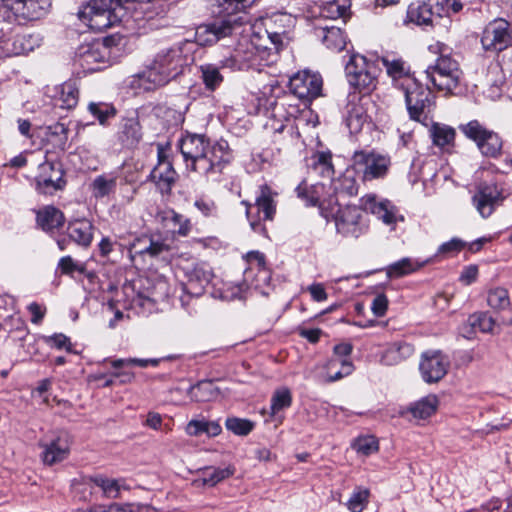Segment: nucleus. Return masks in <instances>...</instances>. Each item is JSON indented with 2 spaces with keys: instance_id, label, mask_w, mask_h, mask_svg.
<instances>
[{
  "instance_id": "ddd939ff",
  "label": "nucleus",
  "mask_w": 512,
  "mask_h": 512,
  "mask_svg": "<svg viewBox=\"0 0 512 512\" xmlns=\"http://www.w3.org/2000/svg\"><path fill=\"white\" fill-rule=\"evenodd\" d=\"M40 459L45 466H53L68 459L71 451L70 437L66 432L55 431L39 440Z\"/></svg>"
},
{
  "instance_id": "7c9ffc66",
  "label": "nucleus",
  "mask_w": 512,
  "mask_h": 512,
  "mask_svg": "<svg viewBox=\"0 0 512 512\" xmlns=\"http://www.w3.org/2000/svg\"><path fill=\"white\" fill-rule=\"evenodd\" d=\"M429 135L433 145L443 152L451 153L454 150L456 131L453 127L433 122L429 128Z\"/></svg>"
},
{
  "instance_id": "e433bc0d",
  "label": "nucleus",
  "mask_w": 512,
  "mask_h": 512,
  "mask_svg": "<svg viewBox=\"0 0 512 512\" xmlns=\"http://www.w3.org/2000/svg\"><path fill=\"white\" fill-rule=\"evenodd\" d=\"M315 33L330 50L341 51L346 46V36L339 27H319L315 29Z\"/></svg>"
},
{
  "instance_id": "680f3d73",
  "label": "nucleus",
  "mask_w": 512,
  "mask_h": 512,
  "mask_svg": "<svg viewBox=\"0 0 512 512\" xmlns=\"http://www.w3.org/2000/svg\"><path fill=\"white\" fill-rule=\"evenodd\" d=\"M161 359L159 358H150V359H141V358H127V359H117L112 362V367L115 369H119L123 366H139L142 368H146L149 365L156 367L159 365Z\"/></svg>"
},
{
  "instance_id": "c03bdc74",
  "label": "nucleus",
  "mask_w": 512,
  "mask_h": 512,
  "mask_svg": "<svg viewBox=\"0 0 512 512\" xmlns=\"http://www.w3.org/2000/svg\"><path fill=\"white\" fill-rule=\"evenodd\" d=\"M221 66L214 64H203L200 66L201 79L205 88L209 91H215L222 84L224 77L220 73Z\"/></svg>"
},
{
  "instance_id": "393cba45",
  "label": "nucleus",
  "mask_w": 512,
  "mask_h": 512,
  "mask_svg": "<svg viewBox=\"0 0 512 512\" xmlns=\"http://www.w3.org/2000/svg\"><path fill=\"white\" fill-rule=\"evenodd\" d=\"M361 203L365 211L371 212L386 225H396L404 220L399 209L387 199L378 201L376 196L368 195L361 199Z\"/></svg>"
},
{
  "instance_id": "de8ad7c7",
  "label": "nucleus",
  "mask_w": 512,
  "mask_h": 512,
  "mask_svg": "<svg viewBox=\"0 0 512 512\" xmlns=\"http://www.w3.org/2000/svg\"><path fill=\"white\" fill-rule=\"evenodd\" d=\"M89 482L101 488L104 497L116 499L120 496V484L116 479L107 478L103 475L89 477Z\"/></svg>"
},
{
  "instance_id": "2f4dec72",
  "label": "nucleus",
  "mask_w": 512,
  "mask_h": 512,
  "mask_svg": "<svg viewBox=\"0 0 512 512\" xmlns=\"http://www.w3.org/2000/svg\"><path fill=\"white\" fill-rule=\"evenodd\" d=\"M439 407V399L435 394H428L407 406L402 415L410 414L415 420H426L433 416Z\"/></svg>"
},
{
  "instance_id": "4d7b16f0",
  "label": "nucleus",
  "mask_w": 512,
  "mask_h": 512,
  "mask_svg": "<svg viewBox=\"0 0 512 512\" xmlns=\"http://www.w3.org/2000/svg\"><path fill=\"white\" fill-rule=\"evenodd\" d=\"M227 430L238 436H247L255 427V423L249 419L229 417L225 421Z\"/></svg>"
},
{
  "instance_id": "a19ab883",
  "label": "nucleus",
  "mask_w": 512,
  "mask_h": 512,
  "mask_svg": "<svg viewBox=\"0 0 512 512\" xmlns=\"http://www.w3.org/2000/svg\"><path fill=\"white\" fill-rule=\"evenodd\" d=\"M118 176L115 173H104L95 177L91 183V190L96 198H103L114 193Z\"/></svg>"
},
{
  "instance_id": "37998d69",
  "label": "nucleus",
  "mask_w": 512,
  "mask_h": 512,
  "mask_svg": "<svg viewBox=\"0 0 512 512\" xmlns=\"http://www.w3.org/2000/svg\"><path fill=\"white\" fill-rule=\"evenodd\" d=\"M68 133L69 129L65 124L55 123L48 127L47 141L55 149L64 152L68 148Z\"/></svg>"
},
{
  "instance_id": "c9c22d12",
  "label": "nucleus",
  "mask_w": 512,
  "mask_h": 512,
  "mask_svg": "<svg viewBox=\"0 0 512 512\" xmlns=\"http://www.w3.org/2000/svg\"><path fill=\"white\" fill-rule=\"evenodd\" d=\"M307 166L310 170L323 178H332L334 176V166L332 164V153L330 151H317L307 160Z\"/></svg>"
},
{
  "instance_id": "473e14b6",
  "label": "nucleus",
  "mask_w": 512,
  "mask_h": 512,
  "mask_svg": "<svg viewBox=\"0 0 512 512\" xmlns=\"http://www.w3.org/2000/svg\"><path fill=\"white\" fill-rule=\"evenodd\" d=\"M414 353L415 347L412 343L399 340L388 344L381 359L386 365H397L409 359Z\"/></svg>"
},
{
  "instance_id": "8fccbe9b",
  "label": "nucleus",
  "mask_w": 512,
  "mask_h": 512,
  "mask_svg": "<svg viewBox=\"0 0 512 512\" xmlns=\"http://www.w3.org/2000/svg\"><path fill=\"white\" fill-rule=\"evenodd\" d=\"M419 267L420 266L412 259L402 258L389 265L386 269V273L389 278H400L415 272Z\"/></svg>"
},
{
  "instance_id": "b1692460",
  "label": "nucleus",
  "mask_w": 512,
  "mask_h": 512,
  "mask_svg": "<svg viewBox=\"0 0 512 512\" xmlns=\"http://www.w3.org/2000/svg\"><path fill=\"white\" fill-rule=\"evenodd\" d=\"M178 179L173 164L160 150L158 152V163L149 174V180L155 184L162 195H169Z\"/></svg>"
},
{
  "instance_id": "e2e57ef3",
  "label": "nucleus",
  "mask_w": 512,
  "mask_h": 512,
  "mask_svg": "<svg viewBox=\"0 0 512 512\" xmlns=\"http://www.w3.org/2000/svg\"><path fill=\"white\" fill-rule=\"evenodd\" d=\"M255 1L256 0H220L219 6L222 13L231 16L251 6Z\"/></svg>"
},
{
  "instance_id": "f3484780",
  "label": "nucleus",
  "mask_w": 512,
  "mask_h": 512,
  "mask_svg": "<svg viewBox=\"0 0 512 512\" xmlns=\"http://www.w3.org/2000/svg\"><path fill=\"white\" fill-rule=\"evenodd\" d=\"M95 226L86 219H73L67 224L65 232L56 239L58 248L64 251L70 243H75L81 248L90 247L94 237Z\"/></svg>"
},
{
  "instance_id": "423d86ee",
  "label": "nucleus",
  "mask_w": 512,
  "mask_h": 512,
  "mask_svg": "<svg viewBox=\"0 0 512 512\" xmlns=\"http://www.w3.org/2000/svg\"><path fill=\"white\" fill-rule=\"evenodd\" d=\"M511 195L507 185L497 181L480 183L472 197V204L484 219L490 217L497 207Z\"/></svg>"
},
{
  "instance_id": "58836bf2",
  "label": "nucleus",
  "mask_w": 512,
  "mask_h": 512,
  "mask_svg": "<svg viewBox=\"0 0 512 512\" xmlns=\"http://www.w3.org/2000/svg\"><path fill=\"white\" fill-rule=\"evenodd\" d=\"M328 383L338 381L346 376H349L353 370L354 365L351 360H341L340 358L332 357L325 365Z\"/></svg>"
},
{
  "instance_id": "aec40b11",
  "label": "nucleus",
  "mask_w": 512,
  "mask_h": 512,
  "mask_svg": "<svg viewBox=\"0 0 512 512\" xmlns=\"http://www.w3.org/2000/svg\"><path fill=\"white\" fill-rule=\"evenodd\" d=\"M444 17L440 0L416 1L409 5L407 18L410 22L422 26H434Z\"/></svg>"
},
{
  "instance_id": "a878e982",
  "label": "nucleus",
  "mask_w": 512,
  "mask_h": 512,
  "mask_svg": "<svg viewBox=\"0 0 512 512\" xmlns=\"http://www.w3.org/2000/svg\"><path fill=\"white\" fill-rule=\"evenodd\" d=\"M116 138L121 146L126 149H134L139 145L143 138V131L137 115L120 119Z\"/></svg>"
},
{
  "instance_id": "6e6552de",
  "label": "nucleus",
  "mask_w": 512,
  "mask_h": 512,
  "mask_svg": "<svg viewBox=\"0 0 512 512\" xmlns=\"http://www.w3.org/2000/svg\"><path fill=\"white\" fill-rule=\"evenodd\" d=\"M233 152L226 140L220 139L209 143L204 158L200 162L199 174L207 179L218 181L224 169L231 163Z\"/></svg>"
},
{
  "instance_id": "4468645a",
  "label": "nucleus",
  "mask_w": 512,
  "mask_h": 512,
  "mask_svg": "<svg viewBox=\"0 0 512 512\" xmlns=\"http://www.w3.org/2000/svg\"><path fill=\"white\" fill-rule=\"evenodd\" d=\"M65 171L60 161L46 160L38 166L35 177L36 190L45 195L62 191L66 185Z\"/></svg>"
},
{
  "instance_id": "dca6fc26",
  "label": "nucleus",
  "mask_w": 512,
  "mask_h": 512,
  "mask_svg": "<svg viewBox=\"0 0 512 512\" xmlns=\"http://www.w3.org/2000/svg\"><path fill=\"white\" fill-rule=\"evenodd\" d=\"M209 143L210 139L205 134L186 132L181 136L177 146L188 169L198 173Z\"/></svg>"
},
{
  "instance_id": "49530a36",
  "label": "nucleus",
  "mask_w": 512,
  "mask_h": 512,
  "mask_svg": "<svg viewBox=\"0 0 512 512\" xmlns=\"http://www.w3.org/2000/svg\"><path fill=\"white\" fill-rule=\"evenodd\" d=\"M219 389L212 380H203L191 388V397L197 402H208L215 399Z\"/></svg>"
},
{
  "instance_id": "2eb2a0df",
  "label": "nucleus",
  "mask_w": 512,
  "mask_h": 512,
  "mask_svg": "<svg viewBox=\"0 0 512 512\" xmlns=\"http://www.w3.org/2000/svg\"><path fill=\"white\" fill-rule=\"evenodd\" d=\"M481 44L485 51L494 53H499L512 46L510 23L503 18L489 22L482 32Z\"/></svg>"
},
{
  "instance_id": "a18cd8bd",
  "label": "nucleus",
  "mask_w": 512,
  "mask_h": 512,
  "mask_svg": "<svg viewBox=\"0 0 512 512\" xmlns=\"http://www.w3.org/2000/svg\"><path fill=\"white\" fill-rule=\"evenodd\" d=\"M13 328L9 331V339L13 342H28V346L36 344V338L30 334L25 322L20 317H12Z\"/></svg>"
},
{
  "instance_id": "cd10ccee",
  "label": "nucleus",
  "mask_w": 512,
  "mask_h": 512,
  "mask_svg": "<svg viewBox=\"0 0 512 512\" xmlns=\"http://www.w3.org/2000/svg\"><path fill=\"white\" fill-rule=\"evenodd\" d=\"M64 213L53 205H46L36 212V223L39 228L49 234H55L64 227Z\"/></svg>"
},
{
  "instance_id": "9b49d317",
  "label": "nucleus",
  "mask_w": 512,
  "mask_h": 512,
  "mask_svg": "<svg viewBox=\"0 0 512 512\" xmlns=\"http://www.w3.org/2000/svg\"><path fill=\"white\" fill-rule=\"evenodd\" d=\"M412 83L405 88V101L409 116L412 120L427 125L431 106L434 102L431 91L416 79H409Z\"/></svg>"
},
{
  "instance_id": "1a4fd4ad",
  "label": "nucleus",
  "mask_w": 512,
  "mask_h": 512,
  "mask_svg": "<svg viewBox=\"0 0 512 512\" xmlns=\"http://www.w3.org/2000/svg\"><path fill=\"white\" fill-rule=\"evenodd\" d=\"M425 73L435 88L453 93L458 87L461 71L457 61L450 56L441 55L434 65L427 67Z\"/></svg>"
},
{
  "instance_id": "39448f33",
  "label": "nucleus",
  "mask_w": 512,
  "mask_h": 512,
  "mask_svg": "<svg viewBox=\"0 0 512 512\" xmlns=\"http://www.w3.org/2000/svg\"><path fill=\"white\" fill-rule=\"evenodd\" d=\"M124 289L126 292L128 289L135 292L131 299L133 307H140L148 312H151L157 303L166 300L169 296V284L164 279L152 282L149 278L139 277L129 285H125Z\"/></svg>"
},
{
  "instance_id": "f257e3e1",
  "label": "nucleus",
  "mask_w": 512,
  "mask_h": 512,
  "mask_svg": "<svg viewBox=\"0 0 512 512\" xmlns=\"http://www.w3.org/2000/svg\"><path fill=\"white\" fill-rule=\"evenodd\" d=\"M188 57L180 45L159 51L151 64L140 74V78L154 86H164L182 73Z\"/></svg>"
},
{
  "instance_id": "09e8293b",
  "label": "nucleus",
  "mask_w": 512,
  "mask_h": 512,
  "mask_svg": "<svg viewBox=\"0 0 512 512\" xmlns=\"http://www.w3.org/2000/svg\"><path fill=\"white\" fill-rule=\"evenodd\" d=\"M292 405V393L289 388L281 387L276 389L270 400L271 415L275 416L280 411L289 408Z\"/></svg>"
},
{
  "instance_id": "f03ea898",
  "label": "nucleus",
  "mask_w": 512,
  "mask_h": 512,
  "mask_svg": "<svg viewBox=\"0 0 512 512\" xmlns=\"http://www.w3.org/2000/svg\"><path fill=\"white\" fill-rule=\"evenodd\" d=\"M380 72L377 60L368 59L361 54H352L345 66L349 93L369 96L377 88Z\"/></svg>"
},
{
  "instance_id": "4be33fe9",
  "label": "nucleus",
  "mask_w": 512,
  "mask_h": 512,
  "mask_svg": "<svg viewBox=\"0 0 512 512\" xmlns=\"http://www.w3.org/2000/svg\"><path fill=\"white\" fill-rule=\"evenodd\" d=\"M367 101L366 97L357 93H348L343 114L345 124L351 134H358L370 119L365 108Z\"/></svg>"
},
{
  "instance_id": "72a5a7b5",
  "label": "nucleus",
  "mask_w": 512,
  "mask_h": 512,
  "mask_svg": "<svg viewBox=\"0 0 512 512\" xmlns=\"http://www.w3.org/2000/svg\"><path fill=\"white\" fill-rule=\"evenodd\" d=\"M126 15V8H114L106 14H94L91 17L81 19L89 28L96 32H102L119 24Z\"/></svg>"
},
{
  "instance_id": "0e129e2a",
  "label": "nucleus",
  "mask_w": 512,
  "mask_h": 512,
  "mask_svg": "<svg viewBox=\"0 0 512 512\" xmlns=\"http://www.w3.org/2000/svg\"><path fill=\"white\" fill-rule=\"evenodd\" d=\"M31 35H16L12 41L11 53L14 55L25 54L34 49Z\"/></svg>"
},
{
  "instance_id": "c756f323",
  "label": "nucleus",
  "mask_w": 512,
  "mask_h": 512,
  "mask_svg": "<svg viewBox=\"0 0 512 512\" xmlns=\"http://www.w3.org/2000/svg\"><path fill=\"white\" fill-rule=\"evenodd\" d=\"M324 191V185L317 183L314 185H307L305 181H302L295 189L296 195L302 201L306 203L307 206H318L320 209L321 215L328 219L329 215H332L333 211H328L325 206V201H321V194Z\"/></svg>"
},
{
  "instance_id": "ea45409f",
  "label": "nucleus",
  "mask_w": 512,
  "mask_h": 512,
  "mask_svg": "<svg viewBox=\"0 0 512 512\" xmlns=\"http://www.w3.org/2000/svg\"><path fill=\"white\" fill-rule=\"evenodd\" d=\"M126 8L121 5V0H90L78 12L79 19L88 18L94 14H106L112 9Z\"/></svg>"
},
{
  "instance_id": "13d9d810",
  "label": "nucleus",
  "mask_w": 512,
  "mask_h": 512,
  "mask_svg": "<svg viewBox=\"0 0 512 512\" xmlns=\"http://www.w3.org/2000/svg\"><path fill=\"white\" fill-rule=\"evenodd\" d=\"M334 190L336 193L355 196L358 194V184L352 175L344 174L335 183Z\"/></svg>"
},
{
  "instance_id": "bf43d9fd",
  "label": "nucleus",
  "mask_w": 512,
  "mask_h": 512,
  "mask_svg": "<svg viewBox=\"0 0 512 512\" xmlns=\"http://www.w3.org/2000/svg\"><path fill=\"white\" fill-rule=\"evenodd\" d=\"M369 491L367 489L355 490L347 501L351 512H362L368 503Z\"/></svg>"
},
{
  "instance_id": "c85d7f7f",
  "label": "nucleus",
  "mask_w": 512,
  "mask_h": 512,
  "mask_svg": "<svg viewBox=\"0 0 512 512\" xmlns=\"http://www.w3.org/2000/svg\"><path fill=\"white\" fill-rule=\"evenodd\" d=\"M109 51L105 46L99 45V42L80 48L79 61L80 65L88 71H98L101 69L100 64L107 62Z\"/></svg>"
},
{
  "instance_id": "0eeeda50",
  "label": "nucleus",
  "mask_w": 512,
  "mask_h": 512,
  "mask_svg": "<svg viewBox=\"0 0 512 512\" xmlns=\"http://www.w3.org/2000/svg\"><path fill=\"white\" fill-rule=\"evenodd\" d=\"M352 160L355 170L361 173L365 182L385 178L391 166L390 156L375 150L355 151Z\"/></svg>"
},
{
  "instance_id": "20e7f679",
  "label": "nucleus",
  "mask_w": 512,
  "mask_h": 512,
  "mask_svg": "<svg viewBox=\"0 0 512 512\" xmlns=\"http://www.w3.org/2000/svg\"><path fill=\"white\" fill-rule=\"evenodd\" d=\"M463 135L472 141L485 158L498 159L502 156L504 141L500 134L479 120H471L459 126Z\"/></svg>"
},
{
  "instance_id": "5701e85b",
  "label": "nucleus",
  "mask_w": 512,
  "mask_h": 512,
  "mask_svg": "<svg viewBox=\"0 0 512 512\" xmlns=\"http://www.w3.org/2000/svg\"><path fill=\"white\" fill-rule=\"evenodd\" d=\"M185 276L187 281L184 290L187 294L199 297L211 282L214 274L210 265L206 262H196L186 267Z\"/></svg>"
},
{
  "instance_id": "79ce46f5",
  "label": "nucleus",
  "mask_w": 512,
  "mask_h": 512,
  "mask_svg": "<svg viewBox=\"0 0 512 512\" xmlns=\"http://www.w3.org/2000/svg\"><path fill=\"white\" fill-rule=\"evenodd\" d=\"M186 433L190 436H199L201 434H207L210 437L218 436L222 428L216 421L207 420H191L186 425Z\"/></svg>"
},
{
  "instance_id": "f8f14e48",
  "label": "nucleus",
  "mask_w": 512,
  "mask_h": 512,
  "mask_svg": "<svg viewBox=\"0 0 512 512\" xmlns=\"http://www.w3.org/2000/svg\"><path fill=\"white\" fill-rule=\"evenodd\" d=\"M336 231L342 237L357 239L369 228L363 210L355 205L338 208L334 215Z\"/></svg>"
},
{
  "instance_id": "6ab92c4d",
  "label": "nucleus",
  "mask_w": 512,
  "mask_h": 512,
  "mask_svg": "<svg viewBox=\"0 0 512 512\" xmlns=\"http://www.w3.org/2000/svg\"><path fill=\"white\" fill-rule=\"evenodd\" d=\"M449 365L447 357L440 350H429L421 354L419 371L424 382L433 384L445 377Z\"/></svg>"
},
{
  "instance_id": "bb28decb",
  "label": "nucleus",
  "mask_w": 512,
  "mask_h": 512,
  "mask_svg": "<svg viewBox=\"0 0 512 512\" xmlns=\"http://www.w3.org/2000/svg\"><path fill=\"white\" fill-rule=\"evenodd\" d=\"M235 27L230 19H219L198 27L196 35L203 44L212 45L232 35Z\"/></svg>"
},
{
  "instance_id": "338daca9",
  "label": "nucleus",
  "mask_w": 512,
  "mask_h": 512,
  "mask_svg": "<svg viewBox=\"0 0 512 512\" xmlns=\"http://www.w3.org/2000/svg\"><path fill=\"white\" fill-rule=\"evenodd\" d=\"M45 342L52 348L57 350H66L68 353L73 352V345L68 336L62 333H55L51 336L45 337Z\"/></svg>"
},
{
  "instance_id": "9d476101",
  "label": "nucleus",
  "mask_w": 512,
  "mask_h": 512,
  "mask_svg": "<svg viewBox=\"0 0 512 512\" xmlns=\"http://www.w3.org/2000/svg\"><path fill=\"white\" fill-rule=\"evenodd\" d=\"M7 10V19L19 25H26L43 18L50 10L51 0H2Z\"/></svg>"
},
{
  "instance_id": "052dcab7",
  "label": "nucleus",
  "mask_w": 512,
  "mask_h": 512,
  "mask_svg": "<svg viewBox=\"0 0 512 512\" xmlns=\"http://www.w3.org/2000/svg\"><path fill=\"white\" fill-rule=\"evenodd\" d=\"M381 60L387 70L388 75L393 79H400L407 75L405 63L402 59L390 60L388 57H383Z\"/></svg>"
},
{
  "instance_id": "774afa93",
  "label": "nucleus",
  "mask_w": 512,
  "mask_h": 512,
  "mask_svg": "<svg viewBox=\"0 0 512 512\" xmlns=\"http://www.w3.org/2000/svg\"><path fill=\"white\" fill-rule=\"evenodd\" d=\"M154 218L157 223H160L166 229L171 227L172 221L181 220L180 214L170 208L158 209Z\"/></svg>"
},
{
  "instance_id": "69168bd1",
  "label": "nucleus",
  "mask_w": 512,
  "mask_h": 512,
  "mask_svg": "<svg viewBox=\"0 0 512 512\" xmlns=\"http://www.w3.org/2000/svg\"><path fill=\"white\" fill-rule=\"evenodd\" d=\"M465 247V242L458 238H452L450 241L441 244L437 250V255L449 258L457 255Z\"/></svg>"
},
{
  "instance_id": "3c124183",
  "label": "nucleus",
  "mask_w": 512,
  "mask_h": 512,
  "mask_svg": "<svg viewBox=\"0 0 512 512\" xmlns=\"http://www.w3.org/2000/svg\"><path fill=\"white\" fill-rule=\"evenodd\" d=\"M88 111L99 121L101 125H107L109 120L117 114L116 108L109 103L91 102L88 105Z\"/></svg>"
},
{
  "instance_id": "412c9836",
  "label": "nucleus",
  "mask_w": 512,
  "mask_h": 512,
  "mask_svg": "<svg viewBox=\"0 0 512 512\" xmlns=\"http://www.w3.org/2000/svg\"><path fill=\"white\" fill-rule=\"evenodd\" d=\"M270 49L265 44L254 43L244 40L238 44L233 53L220 61L221 67H227L232 70H245L254 66L257 62L258 48Z\"/></svg>"
},
{
  "instance_id": "a211bd4d",
  "label": "nucleus",
  "mask_w": 512,
  "mask_h": 512,
  "mask_svg": "<svg viewBox=\"0 0 512 512\" xmlns=\"http://www.w3.org/2000/svg\"><path fill=\"white\" fill-rule=\"evenodd\" d=\"M323 80L320 74L310 71H299L289 80V89L291 93L309 103L319 97L322 92Z\"/></svg>"
},
{
  "instance_id": "864d4df0",
  "label": "nucleus",
  "mask_w": 512,
  "mask_h": 512,
  "mask_svg": "<svg viewBox=\"0 0 512 512\" xmlns=\"http://www.w3.org/2000/svg\"><path fill=\"white\" fill-rule=\"evenodd\" d=\"M487 303L494 310H505L510 306L508 290L504 287L490 289L487 295Z\"/></svg>"
},
{
  "instance_id": "6e6d98bb",
  "label": "nucleus",
  "mask_w": 512,
  "mask_h": 512,
  "mask_svg": "<svg viewBox=\"0 0 512 512\" xmlns=\"http://www.w3.org/2000/svg\"><path fill=\"white\" fill-rule=\"evenodd\" d=\"M468 324L474 331L488 333L493 330L495 321L487 312H478L469 316Z\"/></svg>"
},
{
  "instance_id": "603ef678",
  "label": "nucleus",
  "mask_w": 512,
  "mask_h": 512,
  "mask_svg": "<svg viewBox=\"0 0 512 512\" xmlns=\"http://www.w3.org/2000/svg\"><path fill=\"white\" fill-rule=\"evenodd\" d=\"M346 0H329L320 7V15L323 18L336 20L347 12Z\"/></svg>"
},
{
  "instance_id": "f704fd0d",
  "label": "nucleus",
  "mask_w": 512,
  "mask_h": 512,
  "mask_svg": "<svg viewBox=\"0 0 512 512\" xmlns=\"http://www.w3.org/2000/svg\"><path fill=\"white\" fill-rule=\"evenodd\" d=\"M168 250V245L163 241L154 240L146 235L135 238L134 241L129 244L130 253L134 252L139 255L147 254L151 257H157Z\"/></svg>"
},
{
  "instance_id": "4c0bfd02",
  "label": "nucleus",
  "mask_w": 512,
  "mask_h": 512,
  "mask_svg": "<svg viewBox=\"0 0 512 512\" xmlns=\"http://www.w3.org/2000/svg\"><path fill=\"white\" fill-rule=\"evenodd\" d=\"M233 474L234 468L231 467H205L201 470V476L196 479L194 483L197 486L213 487Z\"/></svg>"
},
{
  "instance_id": "5fc2aeb1",
  "label": "nucleus",
  "mask_w": 512,
  "mask_h": 512,
  "mask_svg": "<svg viewBox=\"0 0 512 512\" xmlns=\"http://www.w3.org/2000/svg\"><path fill=\"white\" fill-rule=\"evenodd\" d=\"M79 100V90L73 83H64L61 93L57 99L58 105L64 109H72L76 107Z\"/></svg>"
},
{
  "instance_id": "7ed1b4c3",
  "label": "nucleus",
  "mask_w": 512,
  "mask_h": 512,
  "mask_svg": "<svg viewBox=\"0 0 512 512\" xmlns=\"http://www.w3.org/2000/svg\"><path fill=\"white\" fill-rule=\"evenodd\" d=\"M276 196L277 193L269 185L262 184L258 187L254 203L247 200L241 202L245 206L250 227L255 233L265 237L268 236V230L264 222L274 220L277 209Z\"/></svg>"
}]
</instances>
